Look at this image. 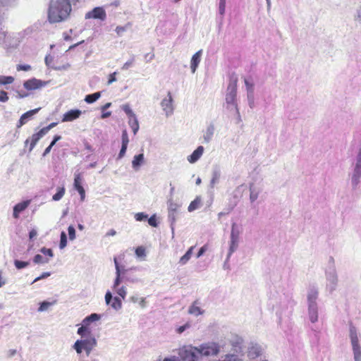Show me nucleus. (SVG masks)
<instances>
[{"mask_svg":"<svg viewBox=\"0 0 361 361\" xmlns=\"http://www.w3.org/2000/svg\"><path fill=\"white\" fill-rule=\"evenodd\" d=\"M54 61V57L50 56V55H48L45 57V59H44V61H45V64L49 66V67H51L52 68L53 66H51V63Z\"/></svg>","mask_w":361,"mask_h":361,"instance_id":"63","label":"nucleus"},{"mask_svg":"<svg viewBox=\"0 0 361 361\" xmlns=\"http://www.w3.org/2000/svg\"><path fill=\"white\" fill-rule=\"evenodd\" d=\"M215 131V126L213 123H210L203 134V140L204 143H209L213 138Z\"/></svg>","mask_w":361,"mask_h":361,"instance_id":"21","label":"nucleus"},{"mask_svg":"<svg viewBox=\"0 0 361 361\" xmlns=\"http://www.w3.org/2000/svg\"><path fill=\"white\" fill-rule=\"evenodd\" d=\"M87 326V325L82 322V326L80 328H78L77 331L78 334L80 335L81 337L84 338L85 337L86 333L90 334V331H89Z\"/></svg>","mask_w":361,"mask_h":361,"instance_id":"41","label":"nucleus"},{"mask_svg":"<svg viewBox=\"0 0 361 361\" xmlns=\"http://www.w3.org/2000/svg\"><path fill=\"white\" fill-rule=\"evenodd\" d=\"M247 99L250 108L253 109L255 106L254 92L247 93Z\"/></svg>","mask_w":361,"mask_h":361,"instance_id":"49","label":"nucleus"},{"mask_svg":"<svg viewBox=\"0 0 361 361\" xmlns=\"http://www.w3.org/2000/svg\"><path fill=\"white\" fill-rule=\"evenodd\" d=\"M197 301H195L188 309V313L190 314L197 317L204 313V310H202L199 306L197 305Z\"/></svg>","mask_w":361,"mask_h":361,"instance_id":"28","label":"nucleus"},{"mask_svg":"<svg viewBox=\"0 0 361 361\" xmlns=\"http://www.w3.org/2000/svg\"><path fill=\"white\" fill-rule=\"evenodd\" d=\"M198 348L200 353V357L205 356H213L216 355L220 351V346L216 343L209 342L203 343L200 345Z\"/></svg>","mask_w":361,"mask_h":361,"instance_id":"7","label":"nucleus"},{"mask_svg":"<svg viewBox=\"0 0 361 361\" xmlns=\"http://www.w3.org/2000/svg\"><path fill=\"white\" fill-rule=\"evenodd\" d=\"M130 27L131 24L128 23L124 26H117L115 29V31L118 36H122L123 34Z\"/></svg>","mask_w":361,"mask_h":361,"instance_id":"42","label":"nucleus"},{"mask_svg":"<svg viewBox=\"0 0 361 361\" xmlns=\"http://www.w3.org/2000/svg\"><path fill=\"white\" fill-rule=\"evenodd\" d=\"M350 179L352 189L356 190L361 183V169L353 168Z\"/></svg>","mask_w":361,"mask_h":361,"instance_id":"14","label":"nucleus"},{"mask_svg":"<svg viewBox=\"0 0 361 361\" xmlns=\"http://www.w3.org/2000/svg\"><path fill=\"white\" fill-rule=\"evenodd\" d=\"M71 11V4L67 0H51L48 9L50 23H59L67 19Z\"/></svg>","mask_w":361,"mask_h":361,"instance_id":"1","label":"nucleus"},{"mask_svg":"<svg viewBox=\"0 0 361 361\" xmlns=\"http://www.w3.org/2000/svg\"><path fill=\"white\" fill-rule=\"evenodd\" d=\"M202 53V51L200 50L192 56L190 61V68L192 73H195L197 68L198 67V65L201 61Z\"/></svg>","mask_w":361,"mask_h":361,"instance_id":"24","label":"nucleus"},{"mask_svg":"<svg viewBox=\"0 0 361 361\" xmlns=\"http://www.w3.org/2000/svg\"><path fill=\"white\" fill-rule=\"evenodd\" d=\"M114 290H115L116 292V293L121 296L123 299H124L126 296V294H127V290H126V288L125 286H121L120 288H118V286H117V288L116 289H113Z\"/></svg>","mask_w":361,"mask_h":361,"instance_id":"47","label":"nucleus"},{"mask_svg":"<svg viewBox=\"0 0 361 361\" xmlns=\"http://www.w3.org/2000/svg\"><path fill=\"white\" fill-rule=\"evenodd\" d=\"M82 111L79 109H71L63 114L62 122L73 121L80 117Z\"/></svg>","mask_w":361,"mask_h":361,"instance_id":"17","label":"nucleus"},{"mask_svg":"<svg viewBox=\"0 0 361 361\" xmlns=\"http://www.w3.org/2000/svg\"><path fill=\"white\" fill-rule=\"evenodd\" d=\"M39 109L40 108H37L23 114L20 118L18 123L17 124V128H20L22 126L25 124L29 119H30L35 114H36L39 111Z\"/></svg>","mask_w":361,"mask_h":361,"instance_id":"18","label":"nucleus"},{"mask_svg":"<svg viewBox=\"0 0 361 361\" xmlns=\"http://www.w3.org/2000/svg\"><path fill=\"white\" fill-rule=\"evenodd\" d=\"M326 279V289L332 293L336 288L338 284V275L335 265V260L333 257H330L328 261V266L325 271Z\"/></svg>","mask_w":361,"mask_h":361,"instance_id":"3","label":"nucleus"},{"mask_svg":"<svg viewBox=\"0 0 361 361\" xmlns=\"http://www.w3.org/2000/svg\"><path fill=\"white\" fill-rule=\"evenodd\" d=\"M45 135V133L42 131L41 129L38 133H35L32 135V137L27 139L25 141V145H27L29 142L30 141V147H29V152H32V150L34 149L38 141Z\"/></svg>","mask_w":361,"mask_h":361,"instance_id":"15","label":"nucleus"},{"mask_svg":"<svg viewBox=\"0 0 361 361\" xmlns=\"http://www.w3.org/2000/svg\"><path fill=\"white\" fill-rule=\"evenodd\" d=\"M29 262H23L18 259H16L14 261V265L18 269H22L23 268H25L29 265Z\"/></svg>","mask_w":361,"mask_h":361,"instance_id":"48","label":"nucleus"},{"mask_svg":"<svg viewBox=\"0 0 361 361\" xmlns=\"http://www.w3.org/2000/svg\"><path fill=\"white\" fill-rule=\"evenodd\" d=\"M148 218V215L144 212H138L135 214V219L137 221H145Z\"/></svg>","mask_w":361,"mask_h":361,"instance_id":"50","label":"nucleus"},{"mask_svg":"<svg viewBox=\"0 0 361 361\" xmlns=\"http://www.w3.org/2000/svg\"><path fill=\"white\" fill-rule=\"evenodd\" d=\"M127 148L128 146L121 145V148L117 157L118 159H121L125 156Z\"/></svg>","mask_w":361,"mask_h":361,"instance_id":"60","label":"nucleus"},{"mask_svg":"<svg viewBox=\"0 0 361 361\" xmlns=\"http://www.w3.org/2000/svg\"><path fill=\"white\" fill-rule=\"evenodd\" d=\"M148 224L153 226V227H157V219H156V215L154 214L152 215L150 218L148 219Z\"/></svg>","mask_w":361,"mask_h":361,"instance_id":"61","label":"nucleus"},{"mask_svg":"<svg viewBox=\"0 0 361 361\" xmlns=\"http://www.w3.org/2000/svg\"><path fill=\"white\" fill-rule=\"evenodd\" d=\"M349 338L350 340L355 361H361V346L359 343V336L357 328L350 324Z\"/></svg>","mask_w":361,"mask_h":361,"instance_id":"6","label":"nucleus"},{"mask_svg":"<svg viewBox=\"0 0 361 361\" xmlns=\"http://www.w3.org/2000/svg\"><path fill=\"white\" fill-rule=\"evenodd\" d=\"M260 192H261V189L255 186L253 183L250 184V200L252 203L257 200Z\"/></svg>","mask_w":361,"mask_h":361,"instance_id":"27","label":"nucleus"},{"mask_svg":"<svg viewBox=\"0 0 361 361\" xmlns=\"http://www.w3.org/2000/svg\"><path fill=\"white\" fill-rule=\"evenodd\" d=\"M144 162L145 157L142 153L135 155L132 161V167L135 171H138L140 169V167L144 164Z\"/></svg>","mask_w":361,"mask_h":361,"instance_id":"26","label":"nucleus"},{"mask_svg":"<svg viewBox=\"0 0 361 361\" xmlns=\"http://www.w3.org/2000/svg\"><path fill=\"white\" fill-rule=\"evenodd\" d=\"M114 264H115V268H116V279L114 281V284L112 286L113 289H116L117 286L120 285V283L122 282L123 279V275L126 272V269L124 267L120 266L118 264V262L117 261L116 258H114Z\"/></svg>","mask_w":361,"mask_h":361,"instance_id":"12","label":"nucleus"},{"mask_svg":"<svg viewBox=\"0 0 361 361\" xmlns=\"http://www.w3.org/2000/svg\"><path fill=\"white\" fill-rule=\"evenodd\" d=\"M85 18V19H96L104 21L106 19V13L103 7L98 6L87 12Z\"/></svg>","mask_w":361,"mask_h":361,"instance_id":"9","label":"nucleus"},{"mask_svg":"<svg viewBox=\"0 0 361 361\" xmlns=\"http://www.w3.org/2000/svg\"><path fill=\"white\" fill-rule=\"evenodd\" d=\"M80 196V200L83 202L85 199V191L83 187H79V188L76 189Z\"/></svg>","mask_w":361,"mask_h":361,"instance_id":"62","label":"nucleus"},{"mask_svg":"<svg viewBox=\"0 0 361 361\" xmlns=\"http://www.w3.org/2000/svg\"><path fill=\"white\" fill-rule=\"evenodd\" d=\"M135 255L137 257H142L146 256L145 249L143 247H138L135 249Z\"/></svg>","mask_w":361,"mask_h":361,"instance_id":"52","label":"nucleus"},{"mask_svg":"<svg viewBox=\"0 0 361 361\" xmlns=\"http://www.w3.org/2000/svg\"><path fill=\"white\" fill-rule=\"evenodd\" d=\"M8 100V96L6 92L4 90L0 91V102H6Z\"/></svg>","mask_w":361,"mask_h":361,"instance_id":"59","label":"nucleus"},{"mask_svg":"<svg viewBox=\"0 0 361 361\" xmlns=\"http://www.w3.org/2000/svg\"><path fill=\"white\" fill-rule=\"evenodd\" d=\"M134 61H135V56H132V58L130 60L126 61L123 65V66L121 67V69L122 70H128L129 68H130L133 65Z\"/></svg>","mask_w":361,"mask_h":361,"instance_id":"53","label":"nucleus"},{"mask_svg":"<svg viewBox=\"0 0 361 361\" xmlns=\"http://www.w3.org/2000/svg\"><path fill=\"white\" fill-rule=\"evenodd\" d=\"M219 361H243L237 355L227 354L222 357Z\"/></svg>","mask_w":361,"mask_h":361,"instance_id":"39","label":"nucleus"},{"mask_svg":"<svg viewBox=\"0 0 361 361\" xmlns=\"http://www.w3.org/2000/svg\"><path fill=\"white\" fill-rule=\"evenodd\" d=\"M101 97V93L99 92L87 94L85 98V101L88 104H92L96 102Z\"/></svg>","mask_w":361,"mask_h":361,"instance_id":"35","label":"nucleus"},{"mask_svg":"<svg viewBox=\"0 0 361 361\" xmlns=\"http://www.w3.org/2000/svg\"><path fill=\"white\" fill-rule=\"evenodd\" d=\"M56 303V300H54L53 302L43 301L39 303V307L38 308V312H45L47 311L51 306L55 305Z\"/></svg>","mask_w":361,"mask_h":361,"instance_id":"33","label":"nucleus"},{"mask_svg":"<svg viewBox=\"0 0 361 361\" xmlns=\"http://www.w3.org/2000/svg\"><path fill=\"white\" fill-rule=\"evenodd\" d=\"M190 326V324L187 323L183 326H179L178 329H177V332L178 334H182L183 331H185L186 329H189Z\"/></svg>","mask_w":361,"mask_h":361,"instance_id":"64","label":"nucleus"},{"mask_svg":"<svg viewBox=\"0 0 361 361\" xmlns=\"http://www.w3.org/2000/svg\"><path fill=\"white\" fill-rule=\"evenodd\" d=\"M105 302L106 305H110L111 307L118 311L122 307L121 300L118 297L113 298L111 293L108 290L105 294Z\"/></svg>","mask_w":361,"mask_h":361,"instance_id":"13","label":"nucleus"},{"mask_svg":"<svg viewBox=\"0 0 361 361\" xmlns=\"http://www.w3.org/2000/svg\"><path fill=\"white\" fill-rule=\"evenodd\" d=\"M173 99L170 92H168L167 97L164 98L161 102V106L166 117L171 116L173 113Z\"/></svg>","mask_w":361,"mask_h":361,"instance_id":"11","label":"nucleus"},{"mask_svg":"<svg viewBox=\"0 0 361 361\" xmlns=\"http://www.w3.org/2000/svg\"><path fill=\"white\" fill-rule=\"evenodd\" d=\"M193 247H190L185 254L180 258L179 264L185 265L188 263L192 255Z\"/></svg>","mask_w":361,"mask_h":361,"instance_id":"30","label":"nucleus"},{"mask_svg":"<svg viewBox=\"0 0 361 361\" xmlns=\"http://www.w3.org/2000/svg\"><path fill=\"white\" fill-rule=\"evenodd\" d=\"M65 194V188L63 187L62 188H58L57 192L53 195L52 200L54 201H59L60 200Z\"/></svg>","mask_w":361,"mask_h":361,"instance_id":"43","label":"nucleus"},{"mask_svg":"<svg viewBox=\"0 0 361 361\" xmlns=\"http://www.w3.org/2000/svg\"><path fill=\"white\" fill-rule=\"evenodd\" d=\"M33 262L35 264H47L49 262V259L37 254L34 257Z\"/></svg>","mask_w":361,"mask_h":361,"instance_id":"38","label":"nucleus"},{"mask_svg":"<svg viewBox=\"0 0 361 361\" xmlns=\"http://www.w3.org/2000/svg\"><path fill=\"white\" fill-rule=\"evenodd\" d=\"M67 245V236L64 231H62L61 233L60 236V243H59V247L60 249H63Z\"/></svg>","mask_w":361,"mask_h":361,"instance_id":"45","label":"nucleus"},{"mask_svg":"<svg viewBox=\"0 0 361 361\" xmlns=\"http://www.w3.org/2000/svg\"><path fill=\"white\" fill-rule=\"evenodd\" d=\"M353 168L361 169V149L355 157V161L353 164Z\"/></svg>","mask_w":361,"mask_h":361,"instance_id":"44","label":"nucleus"},{"mask_svg":"<svg viewBox=\"0 0 361 361\" xmlns=\"http://www.w3.org/2000/svg\"><path fill=\"white\" fill-rule=\"evenodd\" d=\"M51 276V272H44L42 273L39 276L37 277L32 282V284L38 281H40V280H42V279H44L49 276Z\"/></svg>","mask_w":361,"mask_h":361,"instance_id":"58","label":"nucleus"},{"mask_svg":"<svg viewBox=\"0 0 361 361\" xmlns=\"http://www.w3.org/2000/svg\"><path fill=\"white\" fill-rule=\"evenodd\" d=\"M101 318V315L97 313H92L90 315L86 317L83 320L82 323L89 326L91 322H96L99 320Z\"/></svg>","mask_w":361,"mask_h":361,"instance_id":"31","label":"nucleus"},{"mask_svg":"<svg viewBox=\"0 0 361 361\" xmlns=\"http://www.w3.org/2000/svg\"><path fill=\"white\" fill-rule=\"evenodd\" d=\"M14 78L13 76L0 75V85H5L13 83Z\"/></svg>","mask_w":361,"mask_h":361,"instance_id":"40","label":"nucleus"},{"mask_svg":"<svg viewBox=\"0 0 361 361\" xmlns=\"http://www.w3.org/2000/svg\"><path fill=\"white\" fill-rule=\"evenodd\" d=\"M262 352V347L258 344H251L248 348L247 356L250 359L254 360L261 355Z\"/></svg>","mask_w":361,"mask_h":361,"instance_id":"19","label":"nucleus"},{"mask_svg":"<svg viewBox=\"0 0 361 361\" xmlns=\"http://www.w3.org/2000/svg\"><path fill=\"white\" fill-rule=\"evenodd\" d=\"M180 205L176 202H174L172 200H169L168 202V217L169 220L171 222V226L172 230V233H174V228L173 225L176 221V213L178 209H179Z\"/></svg>","mask_w":361,"mask_h":361,"instance_id":"10","label":"nucleus"},{"mask_svg":"<svg viewBox=\"0 0 361 361\" xmlns=\"http://www.w3.org/2000/svg\"><path fill=\"white\" fill-rule=\"evenodd\" d=\"M40 252L44 254V255L49 256V257H52L54 256L53 251L51 249L42 247L40 249Z\"/></svg>","mask_w":361,"mask_h":361,"instance_id":"57","label":"nucleus"},{"mask_svg":"<svg viewBox=\"0 0 361 361\" xmlns=\"http://www.w3.org/2000/svg\"><path fill=\"white\" fill-rule=\"evenodd\" d=\"M204 150V149L202 146H199L190 156L188 157V161L191 164L195 163L202 156Z\"/></svg>","mask_w":361,"mask_h":361,"instance_id":"23","label":"nucleus"},{"mask_svg":"<svg viewBox=\"0 0 361 361\" xmlns=\"http://www.w3.org/2000/svg\"><path fill=\"white\" fill-rule=\"evenodd\" d=\"M68 236L71 240L75 239V229L73 226H69L68 228Z\"/></svg>","mask_w":361,"mask_h":361,"instance_id":"54","label":"nucleus"},{"mask_svg":"<svg viewBox=\"0 0 361 361\" xmlns=\"http://www.w3.org/2000/svg\"><path fill=\"white\" fill-rule=\"evenodd\" d=\"M240 243V239L239 238H231L228 242L229 247L228 251L227 254V261L229 260L230 257L233 255V252H235L239 246Z\"/></svg>","mask_w":361,"mask_h":361,"instance_id":"22","label":"nucleus"},{"mask_svg":"<svg viewBox=\"0 0 361 361\" xmlns=\"http://www.w3.org/2000/svg\"><path fill=\"white\" fill-rule=\"evenodd\" d=\"M122 109L123 111L128 116L129 119L133 118L134 117H136L134 112L130 109V106L128 104H125L122 106Z\"/></svg>","mask_w":361,"mask_h":361,"instance_id":"46","label":"nucleus"},{"mask_svg":"<svg viewBox=\"0 0 361 361\" xmlns=\"http://www.w3.org/2000/svg\"><path fill=\"white\" fill-rule=\"evenodd\" d=\"M178 361H201L197 347L192 345L183 346L179 350Z\"/></svg>","mask_w":361,"mask_h":361,"instance_id":"5","label":"nucleus"},{"mask_svg":"<svg viewBox=\"0 0 361 361\" xmlns=\"http://www.w3.org/2000/svg\"><path fill=\"white\" fill-rule=\"evenodd\" d=\"M50 80H42L32 78L27 80H25L23 83V87L28 91L40 90L42 87L47 86L50 83Z\"/></svg>","mask_w":361,"mask_h":361,"instance_id":"8","label":"nucleus"},{"mask_svg":"<svg viewBox=\"0 0 361 361\" xmlns=\"http://www.w3.org/2000/svg\"><path fill=\"white\" fill-rule=\"evenodd\" d=\"M319 291L318 289L313 286L310 287L307 292V303L308 305H317V299L318 298Z\"/></svg>","mask_w":361,"mask_h":361,"instance_id":"20","label":"nucleus"},{"mask_svg":"<svg viewBox=\"0 0 361 361\" xmlns=\"http://www.w3.org/2000/svg\"><path fill=\"white\" fill-rule=\"evenodd\" d=\"M244 82L246 87L247 93L254 92V82L251 77L245 78Z\"/></svg>","mask_w":361,"mask_h":361,"instance_id":"34","label":"nucleus"},{"mask_svg":"<svg viewBox=\"0 0 361 361\" xmlns=\"http://www.w3.org/2000/svg\"><path fill=\"white\" fill-rule=\"evenodd\" d=\"M74 188L75 189L79 188V187L82 186V178L80 173H75L74 174Z\"/></svg>","mask_w":361,"mask_h":361,"instance_id":"37","label":"nucleus"},{"mask_svg":"<svg viewBox=\"0 0 361 361\" xmlns=\"http://www.w3.org/2000/svg\"><path fill=\"white\" fill-rule=\"evenodd\" d=\"M242 233V228L240 225H238L236 223H233L231 225V238H239L240 235Z\"/></svg>","mask_w":361,"mask_h":361,"instance_id":"29","label":"nucleus"},{"mask_svg":"<svg viewBox=\"0 0 361 361\" xmlns=\"http://www.w3.org/2000/svg\"><path fill=\"white\" fill-rule=\"evenodd\" d=\"M308 317L312 323H315L318 320V306L317 305H308Z\"/></svg>","mask_w":361,"mask_h":361,"instance_id":"25","label":"nucleus"},{"mask_svg":"<svg viewBox=\"0 0 361 361\" xmlns=\"http://www.w3.org/2000/svg\"><path fill=\"white\" fill-rule=\"evenodd\" d=\"M226 0H219V13L222 16L224 15L226 11Z\"/></svg>","mask_w":361,"mask_h":361,"instance_id":"51","label":"nucleus"},{"mask_svg":"<svg viewBox=\"0 0 361 361\" xmlns=\"http://www.w3.org/2000/svg\"><path fill=\"white\" fill-rule=\"evenodd\" d=\"M30 204V200H25L16 204L13 207V216L15 219H18L20 214L27 208Z\"/></svg>","mask_w":361,"mask_h":361,"instance_id":"16","label":"nucleus"},{"mask_svg":"<svg viewBox=\"0 0 361 361\" xmlns=\"http://www.w3.org/2000/svg\"><path fill=\"white\" fill-rule=\"evenodd\" d=\"M32 69L31 66L28 64H18L16 66V70L18 71H29Z\"/></svg>","mask_w":361,"mask_h":361,"instance_id":"55","label":"nucleus"},{"mask_svg":"<svg viewBox=\"0 0 361 361\" xmlns=\"http://www.w3.org/2000/svg\"><path fill=\"white\" fill-rule=\"evenodd\" d=\"M201 206V198L200 197H197L193 201L190 202L188 207V210L190 212H192L198 208H200Z\"/></svg>","mask_w":361,"mask_h":361,"instance_id":"32","label":"nucleus"},{"mask_svg":"<svg viewBox=\"0 0 361 361\" xmlns=\"http://www.w3.org/2000/svg\"><path fill=\"white\" fill-rule=\"evenodd\" d=\"M237 83V75L235 74L231 75L226 94V102L227 104V108L230 111H232L233 109L235 108V106H238V104L236 102Z\"/></svg>","mask_w":361,"mask_h":361,"instance_id":"2","label":"nucleus"},{"mask_svg":"<svg viewBox=\"0 0 361 361\" xmlns=\"http://www.w3.org/2000/svg\"><path fill=\"white\" fill-rule=\"evenodd\" d=\"M121 140H122V145L128 146V142H129V138H128V135L126 130H123Z\"/></svg>","mask_w":361,"mask_h":361,"instance_id":"56","label":"nucleus"},{"mask_svg":"<svg viewBox=\"0 0 361 361\" xmlns=\"http://www.w3.org/2000/svg\"><path fill=\"white\" fill-rule=\"evenodd\" d=\"M97 345V341L94 337L90 336L84 339L77 340L73 345V348L78 354H81L84 350L88 356L94 347Z\"/></svg>","mask_w":361,"mask_h":361,"instance_id":"4","label":"nucleus"},{"mask_svg":"<svg viewBox=\"0 0 361 361\" xmlns=\"http://www.w3.org/2000/svg\"><path fill=\"white\" fill-rule=\"evenodd\" d=\"M130 127L132 128L134 135H135L139 130V123L136 117L130 118L128 121Z\"/></svg>","mask_w":361,"mask_h":361,"instance_id":"36","label":"nucleus"}]
</instances>
